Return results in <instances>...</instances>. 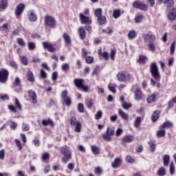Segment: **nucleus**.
Masks as SVG:
<instances>
[{"mask_svg": "<svg viewBox=\"0 0 176 176\" xmlns=\"http://www.w3.org/2000/svg\"><path fill=\"white\" fill-rule=\"evenodd\" d=\"M107 21V18L105 16L101 15L100 16H98V23L100 24V25H102L103 24H105Z\"/></svg>", "mask_w": 176, "mask_h": 176, "instance_id": "27", "label": "nucleus"}, {"mask_svg": "<svg viewBox=\"0 0 176 176\" xmlns=\"http://www.w3.org/2000/svg\"><path fill=\"white\" fill-rule=\"evenodd\" d=\"M8 23H4L2 26H0L1 31H6L8 30Z\"/></svg>", "mask_w": 176, "mask_h": 176, "instance_id": "64", "label": "nucleus"}, {"mask_svg": "<svg viewBox=\"0 0 176 176\" xmlns=\"http://www.w3.org/2000/svg\"><path fill=\"white\" fill-rule=\"evenodd\" d=\"M24 9H25V5L23 3H21L16 6L15 9V16L16 19H20V16H21L23 12H24Z\"/></svg>", "mask_w": 176, "mask_h": 176, "instance_id": "9", "label": "nucleus"}, {"mask_svg": "<svg viewBox=\"0 0 176 176\" xmlns=\"http://www.w3.org/2000/svg\"><path fill=\"white\" fill-rule=\"evenodd\" d=\"M159 2H164L165 3L167 10H170V8H173L174 6V1L173 0H158Z\"/></svg>", "mask_w": 176, "mask_h": 176, "instance_id": "15", "label": "nucleus"}, {"mask_svg": "<svg viewBox=\"0 0 176 176\" xmlns=\"http://www.w3.org/2000/svg\"><path fill=\"white\" fill-rule=\"evenodd\" d=\"M16 42L19 46H21V47H25V42H24V40L21 38H18L16 39Z\"/></svg>", "mask_w": 176, "mask_h": 176, "instance_id": "40", "label": "nucleus"}, {"mask_svg": "<svg viewBox=\"0 0 176 176\" xmlns=\"http://www.w3.org/2000/svg\"><path fill=\"white\" fill-rule=\"evenodd\" d=\"M116 54V51L111 50V52H110V58H111V60H115V56Z\"/></svg>", "mask_w": 176, "mask_h": 176, "instance_id": "62", "label": "nucleus"}, {"mask_svg": "<svg viewBox=\"0 0 176 176\" xmlns=\"http://www.w3.org/2000/svg\"><path fill=\"white\" fill-rule=\"evenodd\" d=\"M122 141L123 142L130 144V142L134 141V136L127 135L123 138Z\"/></svg>", "mask_w": 176, "mask_h": 176, "instance_id": "22", "label": "nucleus"}, {"mask_svg": "<svg viewBox=\"0 0 176 176\" xmlns=\"http://www.w3.org/2000/svg\"><path fill=\"white\" fill-rule=\"evenodd\" d=\"M148 144L150 146V148L151 149V152H155L156 150V142H148Z\"/></svg>", "mask_w": 176, "mask_h": 176, "instance_id": "41", "label": "nucleus"}, {"mask_svg": "<svg viewBox=\"0 0 176 176\" xmlns=\"http://www.w3.org/2000/svg\"><path fill=\"white\" fill-rule=\"evenodd\" d=\"M123 134V129L121 128H118L116 131V137H120Z\"/></svg>", "mask_w": 176, "mask_h": 176, "instance_id": "57", "label": "nucleus"}, {"mask_svg": "<svg viewBox=\"0 0 176 176\" xmlns=\"http://www.w3.org/2000/svg\"><path fill=\"white\" fill-rule=\"evenodd\" d=\"M79 123V122H78V120H76V118L75 117H72L70 118V125L74 126H76V124Z\"/></svg>", "mask_w": 176, "mask_h": 176, "instance_id": "46", "label": "nucleus"}, {"mask_svg": "<svg viewBox=\"0 0 176 176\" xmlns=\"http://www.w3.org/2000/svg\"><path fill=\"white\" fill-rule=\"evenodd\" d=\"M6 8H8V1L0 0V9L5 10Z\"/></svg>", "mask_w": 176, "mask_h": 176, "instance_id": "35", "label": "nucleus"}, {"mask_svg": "<svg viewBox=\"0 0 176 176\" xmlns=\"http://www.w3.org/2000/svg\"><path fill=\"white\" fill-rule=\"evenodd\" d=\"M160 115V111L159 110L155 111L151 116L152 122H156L159 119Z\"/></svg>", "mask_w": 176, "mask_h": 176, "instance_id": "19", "label": "nucleus"}, {"mask_svg": "<svg viewBox=\"0 0 176 176\" xmlns=\"http://www.w3.org/2000/svg\"><path fill=\"white\" fill-rule=\"evenodd\" d=\"M28 47L29 50H35V47H36V46L35 45L34 43L28 42Z\"/></svg>", "mask_w": 176, "mask_h": 176, "instance_id": "49", "label": "nucleus"}, {"mask_svg": "<svg viewBox=\"0 0 176 176\" xmlns=\"http://www.w3.org/2000/svg\"><path fill=\"white\" fill-rule=\"evenodd\" d=\"M42 45L44 49H47V50H48V52H50L51 53H54V52H56L54 45L50 44L49 43V42H43Z\"/></svg>", "mask_w": 176, "mask_h": 176, "instance_id": "10", "label": "nucleus"}, {"mask_svg": "<svg viewBox=\"0 0 176 176\" xmlns=\"http://www.w3.org/2000/svg\"><path fill=\"white\" fill-rule=\"evenodd\" d=\"M95 16H96V17H100L102 15V10H101V8H98L95 10Z\"/></svg>", "mask_w": 176, "mask_h": 176, "instance_id": "54", "label": "nucleus"}, {"mask_svg": "<svg viewBox=\"0 0 176 176\" xmlns=\"http://www.w3.org/2000/svg\"><path fill=\"white\" fill-rule=\"evenodd\" d=\"M157 175L159 176L166 175V168H164V167H161L157 171Z\"/></svg>", "mask_w": 176, "mask_h": 176, "instance_id": "39", "label": "nucleus"}, {"mask_svg": "<svg viewBox=\"0 0 176 176\" xmlns=\"http://www.w3.org/2000/svg\"><path fill=\"white\" fill-rule=\"evenodd\" d=\"M14 142H15L17 148H19V151H23V146H21V142H20V140H19L18 139H15Z\"/></svg>", "mask_w": 176, "mask_h": 176, "instance_id": "51", "label": "nucleus"}, {"mask_svg": "<svg viewBox=\"0 0 176 176\" xmlns=\"http://www.w3.org/2000/svg\"><path fill=\"white\" fill-rule=\"evenodd\" d=\"M19 60L21 61V64L23 65H28V58L25 56H19Z\"/></svg>", "mask_w": 176, "mask_h": 176, "instance_id": "24", "label": "nucleus"}, {"mask_svg": "<svg viewBox=\"0 0 176 176\" xmlns=\"http://www.w3.org/2000/svg\"><path fill=\"white\" fill-rule=\"evenodd\" d=\"M74 83L78 90H82V91H85V93L89 91V86H86L84 84L85 80L82 78H75L74 80Z\"/></svg>", "mask_w": 176, "mask_h": 176, "instance_id": "4", "label": "nucleus"}, {"mask_svg": "<svg viewBox=\"0 0 176 176\" xmlns=\"http://www.w3.org/2000/svg\"><path fill=\"white\" fill-rule=\"evenodd\" d=\"M148 49L151 52H155L156 50V47L155 46L153 43H149V44H148Z\"/></svg>", "mask_w": 176, "mask_h": 176, "instance_id": "59", "label": "nucleus"}, {"mask_svg": "<svg viewBox=\"0 0 176 176\" xmlns=\"http://www.w3.org/2000/svg\"><path fill=\"white\" fill-rule=\"evenodd\" d=\"M85 61L87 64H93L94 61V58L93 56H87L85 57Z\"/></svg>", "mask_w": 176, "mask_h": 176, "instance_id": "44", "label": "nucleus"}, {"mask_svg": "<svg viewBox=\"0 0 176 176\" xmlns=\"http://www.w3.org/2000/svg\"><path fill=\"white\" fill-rule=\"evenodd\" d=\"M28 16H29L28 19L30 20V21H36L38 19V17L36 16V14L34 13L33 10H30L28 12Z\"/></svg>", "mask_w": 176, "mask_h": 176, "instance_id": "18", "label": "nucleus"}, {"mask_svg": "<svg viewBox=\"0 0 176 176\" xmlns=\"http://www.w3.org/2000/svg\"><path fill=\"white\" fill-rule=\"evenodd\" d=\"M113 17L114 19H119L120 17V10H115L113 13Z\"/></svg>", "mask_w": 176, "mask_h": 176, "instance_id": "45", "label": "nucleus"}, {"mask_svg": "<svg viewBox=\"0 0 176 176\" xmlns=\"http://www.w3.org/2000/svg\"><path fill=\"white\" fill-rule=\"evenodd\" d=\"M126 162H127V163H134V160L131 158L130 155H127L126 157Z\"/></svg>", "mask_w": 176, "mask_h": 176, "instance_id": "63", "label": "nucleus"}, {"mask_svg": "<svg viewBox=\"0 0 176 176\" xmlns=\"http://www.w3.org/2000/svg\"><path fill=\"white\" fill-rule=\"evenodd\" d=\"M150 72L155 80H160V73H159V68L156 63H151Z\"/></svg>", "mask_w": 176, "mask_h": 176, "instance_id": "5", "label": "nucleus"}, {"mask_svg": "<svg viewBox=\"0 0 176 176\" xmlns=\"http://www.w3.org/2000/svg\"><path fill=\"white\" fill-rule=\"evenodd\" d=\"M137 36V33L135 32V30H131L128 33V38L131 41V39L135 38Z\"/></svg>", "mask_w": 176, "mask_h": 176, "instance_id": "28", "label": "nucleus"}, {"mask_svg": "<svg viewBox=\"0 0 176 176\" xmlns=\"http://www.w3.org/2000/svg\"><path fill=\"white\" fill-rule=\"evenodd\" d=\"M143 36L145 42H150V43L156 39L153 34H144Z\"/></svg>", "mask_w": 176, "mask_h": 176, "instance_id": "17", "label": "nucleus"}, {"mask_svg": "<svg viewBox=\"0 0 176 176\" xmlns=\"http://www.w3.org/2000/svg\"><path fill=\"white\" fill-rule=\"evenodd\" d=\"M14 85L17 86L18 87H20L21 86V80L19 78L16 77L14 80Z\"/></svg>", "mask_w": 176, "mask_h": 176, "instance_id": "56", "label": "nucleus"}, {"mask_svg": "<svg viewBox=\"0 0 176 176\" xmlns=\"http://www.w3.org/2000/svg\"><path fill=\"white\" fill-rule=\"evenodd\" d=\"M69 96H68V91L64 90L61 94H60V98L61 101L63 100H65V98H68Z\"/></svg>", "mask_w": 176, "mask_h": 176, "instance_id": "37", "label": "nucleus"}, {"mask_svg": "<svg viewBox=\"0 0 176 176\" xmlns=\"http://www.w3.org/2000/svg\"><path fill=\"white\" fill-rule=\"evenodd\" d=\"M62 71H64L65 72H67L68 69H69V64L68 63H64L61 66Z\"/></svg>", "mask_w": 176, "mask_h": 176, "instance_id": "50", "label": "nucleus"}, {"mask_svg": "<svg viewBox=\"0 0 176 176\" xmlns=\"http://www.w3.org/2000/svg\"><path fill=\"white\" fill-rule=\"evenodd\" d=\"M135 94V99L136 101H140L142 97V91H141V89L137 88L134 92Z\"/></svg>", "mask_w": 176, "mask_h": 176, "instance_id": "16", "label": "nucleus"}, {"mask_svg": "<svg viewBox=\"0 0 176 176\" xmlns=\"http://www.w3.org/2000/svg\"><path fill=\"white\" fill-rule=\"evenodd\" d=\"M77 109L78 112H80V113H83L85 112V107L82 103H78Z\"/></svg>", "mask_w": 176, "mask_h": 176, "instance_id": "48", "label": "nucleus"}, {"mask_svg": "<svg viewBox=\"0 0 176 176\" xmlns=\"http://www.w3.org/2000/svg\"><path fill=\"white\" fill-rule=\"evenodd\" d=\"M79 32H80V39H81L82 41L86 39V31L85 30V28H80Z\"/></svg>", "mask_w": 176, "mask_h": 176, "instance_id": "23", "label": "nucleus"}, {"mask_svg": "<svg viewBox=\"0 0 176 176\" xmlns=\"http://www.w3.org/2000/svg\"><path fill=\"white\" fill-rule=\"evenodd\" d=\"M122 107L124 108V109H130V108L133 107V104H127L126 102H122Z\"/></svg>", "mask_w": 176, "mask_h": 176, "instance_id": "43", "label": "nucleus"}, {"mask_svg": "<svg viewBox=\"0 0 176 176\" xmlns=\"http://www.w3.org/2000/svg\"><path fill=\"white\" fill-rule=\"evenodd\" d=\"M42 124L43 126H52L53 127L54 122L50 118H48L47 120H43Z\"/></svg>", "mask_w": 176, "mask_h": 176, "instance_id": "21", "label": "nucleus"}, {"mask_svg": "<svg viewBox=\"0 0 176 176\" xmlns=\"http://www.w3.org/2000/svg\"><path fill=\"white\" fill-rule=\"evenodd\" d=\"M132 6L135 9H139V10H143L144 12L148 10V6L142 2L135 1L133 3Z\"/></svg>", "mask_w": 176, "mask_h": 176, "instance_id": "8", "label": "nucleus"}, {"mask_svg": "<svg viewBox=\"0 0 176 176\" xmlns=\"http://www.w3.org/2000/svg\"><path fill=\"white\" fill-rule=\"evenodd\" d=\"M143 19H144V16L140 15L139 16H136L135 18V23H141V21H142Z\"/></svg>", "mask_w": 176, "mask_h": 176, "instance_id": "61", "label": "nucleus"}, {"mask_svg": "<svg viewBox=\"0 0 176 176\" xmlns=\"http://www.w3.org/2000/svg\"><path fill=\"white\" fill-rule=\"evenodd\" d=\"M9 78V71L6 69L0 70V83H6Z\"/></svg>", "mask_w": 176, "mask_h": 176, "instance_id": "7", "label": "nucleus"}, {"mask_svg": "<svg viewBox=\"0 0 176 176\" xmlns=\"http://www.w3.org/2000/svg\"><path fill=\"white\" fill-rule=\"evenodd\" d=\"M156 135L159 138L164 137V135H166V130H164V129H160V130L157 131Z\"/></svg>", "mask_w": 176, "mask_h": 176, "instance_id": "33", "label": "nucleus"}, {"mask_svg": "<svg viewBox=\"0 0 176 176\" xmlns=\"http://www.w3.org/2000/svg\"><path fill=\"white\" fill-rule=\"evenodd\" d=\"M113 135H115V128L109 126L107 129L106 133L102 134V138L104 141L110 142V141H112Z\"/></svg>", "mask_w": 176, "mask_h": 176, "instance_id": "3", "label": "nucleus"}, {"mask_svg": "<svg viewBox=\"0 0 176 176\" xmlns=\"http://www.w3.org/2000/svg\"><path fill=\"white\" fill-rule=\"evenodd\" d=\"M118 115L122 117L124 120H129V115L127 113H124L122 109L118 110Z\"/></svg>", "mask_w": 176, "mask_h": 176, "instance_id": "25", "label": "nucleus"}, {"mask_svg": "<svg viewBox=\"0 0 176 176\" xmlns=\"http://www.w3.org/2000/svg\"><path fill=\"white\" fill-rule=\"evenodd\" d=\"M175 52V41H173L172 43V44L170 45V53L171 55H173V54H174Z\"/></svg>", "mask_w": 176, "mask_h": 176, "instance_id": "53", "label": "nucleus"}, {"mask_svg": "<svg viewBox=\"0 0 176 176\" xmlns=\"http://www.w3.org/2000/svg\"><path fill=\"white\" fill-rule=\"evenodd\" d=\"M122 166V159L117 157L111 164V167L113 168H119Z\"/></svg>", "mask_w": 176, "mask_h": 176, "instance_id": "12", "label": "nucleus"}, {"mask_svg": "<svg viewBox=\"0 0 176 176\" xmlns=\"http://www.w3.org/2000/svg\"><path fill=\"white\" fill-rule=\"evenodd\" d=\"M28 96L32 99V104H38V100H36V93L32 90L28 91Z\"/></svg>", "mask_w": 176, "mask_h": 176, "instance_id": "13", "label": "nucleus"}, {"mask_svg": "<svg viewBox=\"0 0 176 176\" xmlns=\"http://www.w3.org/2000/svg\"><path fill=\"white\" fill-rule=\"evenodd\" d=\"M173 122L170 121H166L163 123V124L160 125L159 129H170V127H173Z\"/></svg>", "mask_w": 176, "mask_h": 176, "instance_id": "20", "label": "nucleus"}, {"mask_svg": "<svg viewBox=\"0 0 176 176\" xmlns=\"http://www.w3.org/2000/svg\"><path fill=\"white\" fill-rule=\"evenodd\" d=\"M169 171L170 175H174V174H175V166H174V162L173 161L169 165Z\"/></svg>", "mask_w": 176, "mask_h": 176, "instance_id": "31", "label": "nucleus"}, {"mask_svg": "<svg viewBox=\"0 0 176 176\" xmlns=\"http://www.w3.org/2000/svg\"><path fill=\"white\" fill-rule=\"evenodd\" d=\"M27 77H28V80H29V82H35V78H34V74H32L31 71L28 72Z\"/></svg>", "mask_w": 176, "mask_h": 176, "instance_id": "34", "label": "nucleus"}, {"mask_svg": "<svg viewBox=\"0 0 176 176\" xmlns=\"http://www.w3.org/2000/svg\"><path fill=\"white\" fill-rule=\"evenodd\" d=\"M117 79L120 82H131L134 78L127 72H121L117 74Z\"/></svg>", "mask_w": 176, "mask_h": 176, "instance_id": "2", "label": "nucleus"}, {"mask_svg": "<svg viewBox=\"0 0 176 176\" xmlns=\"http://www.w3.org/2000/svg\"><path fill=\"white\" fill-rule=\"evenodd\" d=\"M141 117H137L135 122H134V127H135L136 129H138V127H140V126H141Z\"/></svg>", "mask_w": 176, "mask_h": 176, "instance_id": "36", "label": "nucleus"}, {"mask_svg": "<svg viewBox=\"0 0 176 176\" xmlns=\"http://www.w3.org/2000/svg\"><path fill=\"white\" fill-rule=\"evenodd\" d=\"M81 24H91V19L89 16H85L82 13L79 14Z\"/></svg>", "mask_w": 176, "mask_h": 176, "instance_id": "11", "label": "nucleus"}, {"mask_svg": "<svg viewBox=\"0 0 176 176\" xmlns=\"http://www.w3.org/2000/svg\"><path fill=\"white\" fill-rule=\"evenodd\" d=\"M91 149L94 155H98L100 153V147H98L96 145H92L91 146Z\"/></svg>", "mask_w": 176, "mask_h": 176, "instance_id": "32", "label": "nucleus"}, {"mask_svg": "<svg viewBox=\"0 0 176 176\" xmlns=\"http://www.w3.org/2000/svg\"><path fill=\"white\" fill-rule=\"evenodd\" d=\"M60 151L64 155V157L62 158V162L65 164L68 163L71 159H72V152H71V148L68 146H63L60 148Z\"/></svg>", "mask_w": 176, "mask_h": 176, "instance_id": "1", "label": "nucleus"}, {"mask_svg": "<svg viewBox=\"0 0 176 176\" xmlns=\"http://www.w3.org/2000/svg\"><path fill=\"white\" fill-rule=\"evenodd\" d=\"M146 59V58L145 57V56L142 55L139 57L138 63H141L142 64H145V63H146V61H145Z\"/></svg>", "mask_w": 176, "mask_h": 176, "instance_id": "55", "label": "nucleus"}, {"mask_svg": "<svg viewBox=\"0 0 176 176\" xmlns=\"http://www.w3.org/2000/svg\"><path fill=\"white\" fill-rule=\"evenodd\" d=\"M40 77L41 79H46V78H47V74H46V72L43 70V69H41Z\"/></svg>", "mask_w": 176, "mask_h": 176, "instance_id": "47", "label": "nucleus"}, {"mask_svg": "<svg viewBox=\"0 0 176 176\" xmlns=\"http://www.w3.org/2000/svg\"><path fill=\"white\" fill-rule=\"evenodd\" d=\"M164 166L167 167L170 164V156L168 155H164L163 158Z\"/></svg>", "mask_w": 176, "mask_h": 176, "instance_id": "30", "label": "nucleus"}, {"mask_svg": "<svg viewBox=\"0 0 176 176\" xmlns=\"http://www.w3.org/2000/svg\"><path fill=\"white\" fill-rule=\"evenodd\" d=\"M63 38L66 45H71V37H69V35H68V34L64 33L63 35Z\"/></svg>", "mask_w": 176, "mask_h": 176, "instance_id": "26", "label": "nucleus"}, {"mask_svg": "<svg viewBox=\"0 0 176 176\" xmlns=\"http://www.w3.org/2000/svg\"><path fill=\"white\" fill-rule=\"evenodd\" d=\"M102 32H103V34H112L113 32V30H112V29H111L110 28H107L106 30H102Z\"/></svg>", "mask_w": 176, "mask_h": 176, "instance_id": "60", "label": "nucleus"}, {"mask_svg": "<svg viewBox=\"0 0 176 176\" xmlns=\"http://www.w3.org/2000/svg\"><path fill=\"white\" fill-rule=\"evenodd\" d=\"M45 25H47L48 27H50L51 28H54L56 27V21L54 17L47 15L45 18Z\"/></svg>", "mask_w": 176, "mask_h": 176, "instance_id": "6", "label": "nucleus"}, {"mask_svg": "<svg viewBox=\"0 0 176 176\" xmlns=\"http://www.w3.org/2000/svg\"><path fill=\"white\" fill-rule=\"evenodd\" d=\"M155 100H156V96H155V94H153V95L148 96L146 101H147L148 104H151V102H155Z\"/></svg>", "mask_w": 176, "mask_h": 176, "instance_id": "38", "label": "nucleus"}, {"mask_svg": "<svg viewBox=\"0 0 176 176\" xmlns=\"http://www.w3.org/2000/svg\"><path fill=\"white\" fill-rule=\"evenodd\" d=\"M75 126L74 131H76V133H80V130H82V124H80V122H77Z\"/></svg>", "mask_w": 176, "mask_h": 176, "instance_id": "42", "label": "nucleus"}, {"mask_svg": "<svg viewBox=\"0 0 176 176\" xmlns=\"http://www.w3.org/2000/svg\"><path fill=\"white\" fill-rule=\"evenodd\" d=\"M168 19L170 20V21H174L176 19V8H173L172 10H170L168 14Z\"/></svg>", "mask_w": 176, "mask_h": 176, "instance_id": "14", "label": "nucleus"}, {"mask_svg": "<svg viewBox=\"0 0 176 176\" xmlns=\"http://www.w3.org/2000/svg\"><path fill=\"white\" fill-rule=\"evenodd\" d=\"M101 118H102V111H99L98 112L96 113L95 116V119L96 120H98V119H101Z\"/></svg>", "mask_w": 176, "mask_h": 176, "instance_id": "58", "label": "nucleus"}, {"mask_svg": "<svg viewBox=\"0 0 176 176\" xmlns=\"http://www.w3.org/2000/svg\"><path fill=\"white\" fill-rule=\"evenodd\" d=\"M87 108L90 109L91 107H93V104H94L93 102V99H88L85 102Z\"/></svg>", "mask_w": 176, "mask_h": 176, "instance_id": "52", "label": "nucleus"}, {"mask_svg": "<svg viewBox=\"0 0 176 176\" xmlns=\"http://www.w3.org/2000/svg\"><path fill=\"white\" fill-rule=\"evenodd\" d=\"M63 104L66 105L67 107H71V104H72V100H71V98H66L62 100Z\"/></svg>", "mask_w": 176, "mask_h": 176, "instance_id": "29", "label": "nucleus"}]
</instances>
